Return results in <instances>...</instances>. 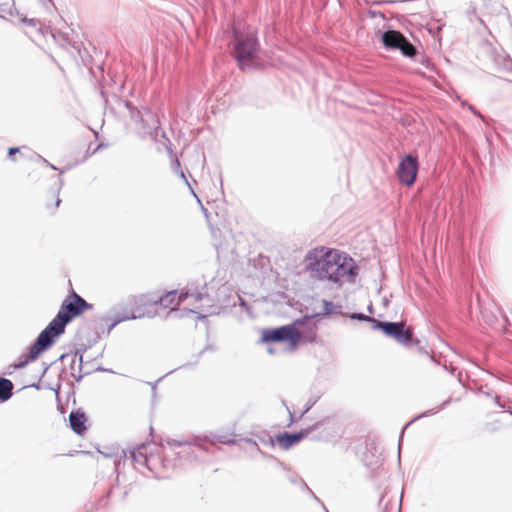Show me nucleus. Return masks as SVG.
Segmentation results:
<instances>
[{
    "label": "nucleus",
    "instance_id": "nucleus-48",
    "mask_svg": "<svg viewBox=\"0 0 512 512\" xmlns=\"http://www.w3.org/2000/svg\"><path fill=\"white\" fill-rule=\"evenodd\" d=\"M387 505H388V503H385V505H384V509H383L384 511H383V512H386V510H387Z\"/></svg>",
    "mask_w": 512,
    "mask_h": 512
},
{
    "label": "nucleus",
    "instance_id": "nucleus-14",
    "mask_svg": "<svg viewBox=\"0 0 512 512\" xmlns=\"http://www.w3.org/2000/svg\"><path fill=\"white\" fill-rule=\"evenodd\" d=\"M146 448L147 446L145 444H141L136 449L130 451V458L135 465L147 466L148 458L145 452Z\"/></svg>",
    "mask_w": 512,
    "mask_h": 512
},
{
    "label": "nucleus",
    "instance_id": "nucleus-5",
    "mask_svg": "<svg viewBox=\"0 0 512 512\" xmlns=\"http://www.w3.org/2000/svg\"><path fill=\"white\" fill-rule=\"evenodd\" d=\"M260 341L263 343L289 342L292 346H296L302 341V336L300 331L295 328V324L291 323L276 328L264 329Z\"/></svg>",
    "mask_w": 512,
    "mask_h": 512
},
{
    "label": "nucleus",
    "instance_id": "nucleus-1",
    "mask_svg": "<svg viewBox=\"0 0 512 512\" xmlns=\"http://www.w3.org/2000/svg\"><path fill=\"white\" fill-rule=\"evenodd\" d=\"M231 44V55L240 70L247 71L261 67L260 43L254 28L235 22L232 26Z\"/></svg>",
    "mask_w": 512,
    "mask_h": 512
},
{
    "label": "nucleus",
    "instance_id": "nucleus-13",
    "mask_svg": "<svg viewBox=\"0 0 512 512\" xmlns=\"http://www.w3.org/2000/svg\"><path fill=\"white\" fill-rule=\"evenodd\" d=\"M404 37L401 32L388 29L382 33L381 40L387 50H397Z\"/></svg>",
    "mask_w": 512,
    "mask_h": 512
},
{
    "label": "nucleus",
    "instance_id": "nucleus-40",
    "mask_svg": "<svg viewBox=\"0 0 512 512\" xmlns=\"http://www.w3.org/2000/svg\"><path fill=\"white\" fill-rule=\"evenodd\" d=\"M60 204H61V199L59 197H57V199L55 201V207H58Z\"/></svg>",
    "mask_w": 512,
    "mask_h": 512
},
{
    "label": "nucleus",
    "instance_id": "nucleus-23",
    "mask_svg": "<svg viewBox=\"0 0 512 512\" xmlns=\"http://www.w3.org/2000/svg\"><path fill=\"white\" fill-rule=\"evenodd\" d=\"M136 318H138V316H136L134 313H130V314L115 318L108 327V333H110L119 323L126 321V320H134Z\"/></svg>",
    "mask_w": 512,
    "mask_h": 512
},
{
    "label": "nucleus",
    "instance_id": "nucleus-38",
    "mask_svg": "<svg viewBox=\"0 0 512 512\" xmlns=\"http://www.w3.org/2000/svg\"><path fill=\"white\" fill-rule=\"evenodd\" d=\"M153 396L156 394V383L151 384Z\"/></svg>",
    "mask_w": 512,
    "mask_h": 512
},
{
    "label": "nucleus",
    "instance_id": "nucleus-7",
    "mask_svg": "<svg viewBox=\"0 0 512 512\" xmlns=\"http://www.w3.org/2000/svg\"><path fill=\"white\" fill-rule=\"evenodd\" d=\"M358 266L354 260L339 253V261H337L331 282L341 284L343 281L354 283L358 275Z\"/></svg>",
    "mask_w": 512,
    "mask_h": 512
},
{
    "label": "nucleus",
    "instance_id": "nucleus-29",
    "mask_svg": "<svg viewBox=\"0 0 512 512\" xmlns=\"http://www.w3.org/2000/svg\"><path fill=\"white\" fill-rule=\"evenodd\" d=\"M369 14H370V16H371L372 18H375V17L379 16V17H381V18L385 19V15H384V13H383V12H381V11H372V10H371V11H369Z\"/></svg>",
    "mask_w": 512,
    "mask_h": 512
},
{
    "label": "nucleus",
    "instance_id": "nucleus-3",
    "mask_svg": "<svg viewBox=\"0 0 512 512\" xmlns=\"http://www.w3.org/2000/svg\"><path fill=\"white\" fill-rule=\"evenodd\" d=\"M374 330H380L385 336L394 339L397 343L407 348L417 346L419 353H423L428 356V352L425 351L420 344V340L414 337L413 329L406 325L403 321L392 322V321H373L371 326Z\"/></svg>",
    "mask_w": 512,
    "mask_h": 512
},
{
    "label": "nucleus",
    "instance_id": "nucleus-47",
    "mask_svg": "<svg viewBox=\"0 0 512 512\" xmlns=\"http://www.w3.org/2000/svg\"><path fill=\"white\" fill-rule=\"evenodd\" d=\"M207 349H208V347H206L205 349H203L202 351H200V353H199L198 357H199L201 354H203V352H204L205 350H207Z\"/></svg>",
    "mask_w": 512,
    "mask_h": 512
},
{
    "label": "nucleus",
    "instance_id": "nucleus-27",
    "mask_svg": "<svg viewBox=\"0 0 512 512\" xmlns=\"http://www.w3.org/2000/svg\"><path fill=\"white\" fill-rule=\"evenodd\" d=\"M126 107L130 110L132 119L140 117V112L136 108H133L130 102H126Z\"/></svg>",
    "mask_w": 512,
    "mask_h": 512
},
{
    "label": "nucleus",
    "instance_id": "nucleus-6",
    "mask_svg": "<svg viewBox=\"0 0 512 512\" xmlns=\"http://www.w3.org/2000/svg\"><path fill=\"white\" fill-rule=\"evenodd\" d=\"M55 341L43 330L38 334L35 341L29 346L28 352L22 354L18 361L12 364L14 369H23L30 362L35 361L43 352L54 345Z\"/></svg>",
    "mask_w": 512,
    "mask_h": 512
},
{
    "label": "nucleus",
    "instance_id": "nucleus-36",
    "mask_svg": "<svg viewBox=\"0 0 512 512\" xmlns=\"http://www.w3.org/2000/svg\"><path fill=\"white\" fill-rule=\"evenodd\" d=\"M469 109H470V110H471L475 115H477V116H480V117H481L480 113H479V112H477L473 106H469Z\"/></svg>",
    "mask_w": 512,
    "mask_h": 512
},
{
    "label": "nucleus",
    "instance_id": "nucleus-24",
    "mask_svg": "<svg viewBox=\"0 0 512 512\" xmlns=\"http://www.w3.org/2000/svg\"><path fill=\"white\" fill-rule=\"evenodd\" d=\"M351 320H358V321H364V322H370L373 325V321H378L372 316L366 315L361 312H354L349 315Z\"/></svg>",
    "mask_w": 512,
    "mask_h": 512
},
{
    "label": "nucleus",
    "instance_id": "nucleus-18",
    "mask_svg": "<svg viewBox=\"0 0 512 512\" xmlns=\"http://www.w3.org/2000/svg\"><path fill=\"white\" fill-rule=\"evenodd\" d=\"M450 402V399L442 402L438 407L436 408H433V409H429L419 415H417L416 417H414L410 422H408L402 429V432H401V435H403L404 433V430L407 428L408 425H410L411 423H413L414 421L418 420V419H421L423 417H426V416H430V415H433L435 413H437V411L443 407H445L448 403ZM401 444H402V436H400V439H399V443H398V449L400 450L401 449Z\"/></svg>",
    "mask_w": 512,
    "mask_h": 512
},
{
    "label": "nucleus",
    "instance_id": "nucleus-12",
    "mask_svg": "<svg viewBox=\"0 0 512 512\" xmlns=\"http://www.w3.org/2000/svg\"><path fill=\"white\" fill-rule=\"evenodd\" d=\"M86 423L87 416L84 411L78 409L69 414L70 427L77 435L81 436L87 431Z\"/></svg>",
    "mask_w": 512,
    "mask_h": 512
},
{
    "label": "nucleus",
    "instance_id": "nucleus-37",
    "mask_svg": "<svg viewBox=\"0 0 512 512\" xmlns=\"http://www.w3.org/2000/svg\"><path fill=\"white\" fill-rule=\"evenodd\" d=\"M246 442L249 443V444L257 446V442L255 440H253V439H246Z\"/></svg>",
    "mask_w": 512,
    "mask_h": 512
},
{
    "label": "nucleus",
    "instance_id": "nucleus-2",
    "mask_svg": "<svg viewBox=\"0 0 512 512\" xmlns=\"http://www.w3.org/2000/svg\"><path fill=\"white\" fill-rule=\"evenodd\" d=\"M93 308L83 297L72 291L62 302L56 316L43 329V331L53 340H56L64 334L66 326L75 318L82 315L85 311Z\"/></svg>",
    "mask_w": 512,
    "mask_h": 512
},
{
    "label": "nucleus",
    "instance_id": "nucleus-45",
    "mask_svg": "<svg viewBox=\"0 0 512 512\" xmlns=\"http://www.w3.org/2000/svg\"><path fill=\"white\" fill-rule=\"evenodd\" d=\"M310 410V407H306L305 410L302 412L301 416L304 415L306 412Z\"/></svg>",
    "mask_w": 512,
    "mask_h": 512
},
{
    "label": "nucleus",
    "instance_id": "nucleus-21",
    "mask_svg": "<svg viewBox=\"0 0 512 512\" xmlns=\"http://www.w3.org/2000/svg\"><path fill=\"white\" fill-rule=\"evenodd\" d=\"M167 444L169 446L181 447V446H199V439L195 438L193 441L190 440H177V439H168Z\"/></svg>",
    "mask_w": 512,
    "mask_h": 512
},
{
    "label": "nucleus",
    "instance_id": "nucleus-22",
    "mask_svg": "<svg viewBox=\"0 0 512 512\" xmlns=\"http://www.w3.org/2000/svg\"><path fill=\"white\" fill-rule=\"evenodd\" d=\"M145 134H148L151 139L158 142L160 141L158 137L160 136L163 139V144H166V142L170 143L169 139L167 138L164 131H162L159 127H155L152 131L145 132Z\"/></svg>",
    "mask_w": 512,
    "mask_h": 512
},
{
    "label": "nucleus",
    "instance_id": "nucleus-30",
    "mask_svg": "<svg viewBox=\"0 0 512 512\" xmlns=\"http://www.w3.org/2000/svg\"><path fill=\"white\" fill-rule=\"evenodd\" d=\"M80 354H82V353L80 351H77L75 353V355L71 358L70 368H71L72 371L75 370L76 358H77V355H80Z\"/></svg>",
    "mask_w": 512,
    "mask_h": 512
},
{
    "label": "nucleus",
    "instance_id": "nucleus-16",
    "mask_svg": "<svg viewBox=\"0 0 512 512\" xmlns=\"http://www.w3.org/2000/svg\"><path fill=\"white\" fill-rule=\"evenodd\" d=\"M14 385L11 380L0 377V402L9 400L13 395Z\"/></svg>",
    "mask_w": 512,
    "mask_h": 512
},
{
    "label": "nucleus",
    "instance_id": "nucleus-25",
    "mask_svg": "<svg viewBox=\"0 0 512 512\" xmlns=\"http://www.w3.org/2000/svg\"><path fill=\"white\" fill-rule=\"evenodd\" d=\"M260 443L273 447L276 443V438H272L269 434L257 435Z\"/></svg>",
    "mask_w": 512,
    "mask_h": 512
},
{
    "label": "nucleus",
    "instance_id": "nucleus-50",
    "mask_svg": "<svg viewBox=\"0 0 512 512\" xmlns=\"http://www.w3.org/2000/svg\"><path fill=\"white\" fill-rule=\"evenodd\" d=\"M289 414H290V419L292 420L293 419V413L289 411Z\"/></svg>",
    "mask_w": 512,
    "mask_h": 512
},
{
    "label": "nucleus",
    "instance_id": "nucleus-28",
    "mask_svg": "<svg viewBox=\"0 0 512 512\" xmlns=\"http://www.w3.org/2000/svg\"><path fill=\"white\" fill-rule=\"evenodd\" d=\"M20 151V148L18 147H10L8 149V157L13 159V156L16 154V153H19Z\"/></svg>",
    "mask_w": 512,
    "mask_h": 512
},
{
    "label": "nucleus",
    "instance_id": "nucleus-8",
    "mask_svg": "<svg viewBox=\"0 0 512 512\" xmlns=\"http://www.w3.org/2000/svg\"><path fill=\"white\" fill-rule=\"evenodd\" d=\"M418 167V158L412 154H405L400 159L397 168L399 182L406 186H412L416 181Z\"/></svg>",
    "mask_w": 512,
    "mask_h": 512
},
{
    "label": "nucleus",
    "instance_id": "nucleus-39",
    "mask_svg": "<svg viewBox=\"0 0 512 512\" xmlns=\"http://www.w3.org/2000/svg\"><path fill=\"white\" fill-rule=\"evenodd\" d=\"M318 503L321 505L322 509H323L325 512H329V511H328V509L325 507V505L323 504V502H322L321 500H320V502H318Z\"/></svg>",
    "mask_w": 512,
    "mask_h": 512
},
{
    "label": "nucleus",
    "instance_id": "nucleus-10",
    "mask_svg": "<svg viewBox=\"0 0 512 512\" xmlns=\"http://www.w3.org/2000/svg\"><path fill=\"white\" fill-rule=\"evenodd\" d=\"M176 297H178L176 305H179L182 301L189 297H193L195 301H201L203 299H207L208 301H210L209 296L207 294H204L199 291L190 292L189 290H187L186 292H181L178 295L177 291L173 290L160 296L157 300H154L153 303L159 304L160 306L167 308L175 301Z\"/></svg>",
    "mask_w": 512,
    "mask_h": 512
},
{
    "label": "nucleus",
    "instance_id": "nucleus-35",
    "mask_svg": "<svg viewBox=\"0 0 512 512\" xmlns=\"http://www.w3.org/2000/svg\"><path fill=\"white\" fill-rule=\"evenodd\" d=\"M41 159L48 165L50 166L53 170H59L56 166H54L53 164H51L50 162H48L46 159L42 158Z\"/></svg>",
    "mask_w": 512,
    "mask_h": 512
},
{
    "label": "nucleus",
    "instance_id": "nucleus-53",
    "mask_svg": "<svg viewBox=\"0 0 512 512\" xmlns=\"http://www.w3.org/2000/svg\"><path fill=\"white\" fill-rule=\"evenodd\" d=\"M509 413L512 415V411H509Z\"/></svg>",
    "mask_w": 512,
    "mask_h": 512
},
{
    "label": "nucleus",
    "instance_id": "nucleus-41",
    "mask_svg": "<svg viewBox=\"0 0 512 512\" xmlns=\"http://www.w3.org/2000/svg\"><path fill=\"white\" fill-rule=\"evenodd\" d=\"M384 497H385V496H384V494H382V495L380 496V499H379V502H378V504H379V505H381V504H382V502H383V500H384Z\"/></svg>",
    "mask_w": 512,
    "mask_h": 512
},
{
    "label": "nucleus",
    "instance_id": "nucleus-17",
    "mask_svg": "<svg viewBox=\"0 0 512 512\" xmlns=\"http://www.w3.org/2000/svg\"><path fill=\"white\" fill-rule=\"evenodd\" d=\"M397 50L407 58L414 59L418 56L417 48L406 37L403 38Z\"/></svg>",
    "mask_w": 512,
    "mask_h": 512
},
{
    "label": "nucleus",
    "instance_id": "nucleus-46",
    "mask_svg": "<svg viewBox=\"0 0 512 512\" xmlns=\"http://www.w3.org/2000/svg\"><path fill=\"white\" fill-rule=\"evenodd\" d=\"M68 168H63V169H60V174H63Z\"/></svg>",
    "mask_w": 512,
    "mask_h": 512
},
{
    "label": "nucleus",
    "instance_id": "nucleus-11",
    "mask_svg": "<svg viewBox=\"0 0 512 512\" xmlns=\"http://www.w3.org/2000/svg\"><path fill=\"white\" fill-rule=\"evenodd\" d=\"M316 317L312 315H305L301 318L296 319L293 324H295V328H297L302 336V341H306L312 343L316 340V322L314 321Z\"/></svg>",
    "mask_w": 512,
    "mask_h": 512
},
{
    "label": "nucleus",
    "instance_id": "nucleus-34",
    "mask_svg": "<svg viewBox=\"0 0 512 512\" xmlns=\"http://www.w3.org/2000/svg\"><path fill=\"white\" fill-rule=\"evenodd\" d=\"M57 184H58V192H59L64 185V180L61 177H59L57 180Z\"/></svg>",
    "mask_w": 512,
    "mask_h": 512
},
{
    "label": "nucleus",
    "instance_id": "nucleus-33",
    "mask_svg": "<svg viewBox=\"0 0 512 512\" xmlns=\"http://www.w3.org/2000/svg\"><path fill=\"white\" fill-rule=\"evenodd\" d=\"M494 402H495V404H496L499 408H501V409H504V408H505L504 404H502V403L500 402V397H499V396H497V395H496V396L494 397Z\"/></svg>",
    "mask_w": 512,
    "mask_h": 512
},
{
    "label": "nucleus",
    "instance_id": "nucleus-43",
    "mask_svg": "<svg viewBox=\"0 0 512 512\" xmlns=\"http://www.w3.org/2000/svg\"><path fill=\"white\" fill-rule=\"evenodd\" d=\"M201 208H202L203 213H204V214H205V216L207 217V209H205V208L203 207V205L201 206Z\"/></svg>",
    "mask_w": 512,
    "mask_h": 512
},
{
    "label": "nucleus",
    "instance_id": "nucleus-52",
    "mask_svg": "<svg viewBox=\"0 0 512 512\" xmlns=\"http://www.w3.org/2000/svg\"><path fill=\"white\" fill-rule=\"evenodd\" d=\"M369 311L372 312V305L368 307Z\"/></svg>",
    "mask_w": 512,
    "mask_h": 512
},
{
    "label": "nucleus",
    "instance_id": "nucleus-4",
    "mask_svg": "<svg viewBox=\"0 0 512 512\" xmlns=\"http://www.w3.org/2000/svg\"><path fill=\"white\" fill-rule=\"evenodd\" d=\"M306 260L308 261V269L315 273L317 279L331 281L335 265L337 261H339V253L336 250L328 249L318 255V253L313 250L308 252Z\"/></svg>",
    "mask_w": 512,
    "mask_h": 512
},
{
    "label": "nucleus",
    "instance_id": "nucleus-9",
    "mask_svg": "<svg viewBox=\"0 0 512 512\" xmlns=\"http://www.w3.org/2000/svg\"><path fill=\"white\" fill-rule=\"evenodd\" d=\"M321 422H316L315 424L305 428L301 429L298 432H283L278 435H276V443L284 450H288L293 445L299 443L302 439L306 438L311 432L315 431L319 426Z\"/></svg>",
    "mask_w": 512,
    "mask_h": 512
},
{
    "label": "nucleus",
    "instance_id": "nucleus-49",
    "mask_svg": "<svg viewBox=\"0 0 512 512\" xmlns=\"http://www.w3.org/2000/svg\"><path fill=\"white\" fill-rule=\"evenodd\" d=\"M48 368H49V366H46V367L44 368L43 374H44V373H46V371L48 370Z\"/></svg>",
    "mask_w": 512,
    "mask_h": 512
},
{
    "label": "nucleus",
    "instance_id": "nucleus-42",
    "mask_svg": "<svg viewBox=\"0 0 512 512\" xmlns=\"http://www.w3.org/2000/svg\"><path fill=\"white\" fill-rule=\"evenodd\" d=\"M67 357H69V355H68V354H62V355L60 356V358H59V359L63 360V359H65V358H67Z\"/></svg>",
    "mask_w": 512,
    "mask_h": 512
},
{
    "label": "nucleus",
    "instance_id": "nucleus-26",
    "mask_svg": "<svg viewBox=\"0 0 512 512\" xmlns=\"http://www.w3.org/2000/svg\"><path fill=\"white\" fill-rule=\"evenodd\" d=\"M82 362H83V355L80 354L79 355V364H78L79 373L77 375L74 372L71 373V375L75 378V380L77 382H80L82 380V378H83V374H81Z\"/></svg>",
    "mask_w": 512,
    "mask_h": 512
},
{
    "label": "nucleus",
    "instance_id": "nucleus-44",
    "mask_svg": "<svg viewBox=\"0 0 512 512\" xmlns=\"http://www.w3.org/2000/svg\"><path fill=\"white\" fill-rule=\"evenodd\" d=\"M201 208H202L203 213H204V214H205V216L207 217V209H205V208L203 207V205L201 206Z\"/></svg>",
    "mask_w": 512,
    "mask_h": 512
},
{
    "label": "nucleus",
    "instance_id": "nucleus-51",
    "mask_svg": "<svg viewBox=\"0 0 512 512\" xmlns=\"http://www.w3.org/2000/svg\"><path fill=\"white\" fill-rule=\"evenodd\" d=\"M384 1H376L375 4H382Z\"/></svg>",
    "mask_w": 512,
    "mask_h": 512
},
{
    "label": "nucleus",
    "instance_id": "nucleus-20",
    "mask_svg": "<svg viewBox=\"0 0 512 512\" xmlns=\"http://www.w3.org/2000/svg\"><path fill=\"white\" fill-rule=\"evenodd\" d=\"M334 313H337V311H336V307L333 304V302L330 300H323V311L314 313L313 315L316 318H321V317L328 316V315H331ZM338 313H341V311H338Z\"/></svg>",
    "mask_w": 512,
    "mask_h": 512
},
{
    "label": "nucleus",
    "instance_id": "nucleus-32",
    "mask_svg": "<svg viewBox=\"0 0 512 512\" xmlns=\"http://www.w3.org/2000/svg\"><path fill=\"white\" fill-rule=\"evenodd\" d=\"M416 61L420 62L423 65H428L429 59L425 55H421L419 59H416Z\"/></svg>",
    "mask_w": 512,
    "mask_h": 512
},
{
    "label": "nucleus",
    "instance_id": "nucleus-19",
    "mask_svg": "<svg viewBox=\"0 0 512 512\" xmlns=\"http://www.w3.org/2000/svg\"><path fill=\"white\" fill-rule=\"evenodd\" d=\"M171 168H172L174 173L179 174L180 177L185 180V182L188 185V187L190 188L192 194L197 198L194 190L192 189L190 183L188 182V180H187V178L185 176V173L181 169V163H180L179 159L176 156H174V158L171 161Z\"/></svg>",
    "mask_w": 512,
    "mask_h": 512
},
{
    "label": "nucleus",
    "instance_id": "nucleus-31",
    "mask_svg": "<svg viewBox=\"0 0 512 512\" xmlns=\"http://www.w3.org/2000/svg\"><path fill=\"white\" fill-rule=\"evenodd\" d=\"M21 21L26 23L29 26H35L36 25V20L35 19H28L27 17H24Z\"/></svg>",
    "mask_w": 512,
    "mask_h": 512
},
{
    "label": "nucleus",
    "instance_id": "nucleus-15",
    "mask_svg": "<svg viewBox=\"0 0 512 512\" xmlns=\"http://www.w3.org/2000/svg\"><path fill=\"white\" fill-rule=\"evenodd\" d=\"M290 483L299 486L303 491H306L316 502H320V499L315 493L309 488L306 482L295 472H290L287 476Z\"/></svg>",
    "mask_w": 512,
    "mask_h": 512
}]
</instances>
